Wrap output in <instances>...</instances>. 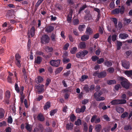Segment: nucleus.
<instances>
[{"label":"nucleus","instance_id":"de8ad7c7","mask_svg":"<svg viewBox=\"0 0 132 132\" xmlns=\"http://www.w3.org/2000/svg\"><path fill=\"white\" fill-rule=\"evenodd\" d=\"M57 111L56 109H55L51 111L50 112V114L51 116H52L54 115V114L56 113Z\"/></svg>","mask_w":132,"mask_h":132},{"label":"nucleus","instance_id":"aec40b11","mask_svg":"<svg viewBox=\"0 0 132 132\" xmlns=\"http://www.w3.org/2000/svg\"><path fill=\"white\" fill-rule=\"evenodd\" d=\"M22 71L23 73V75L24 77V79L25 80V82L26 83H27L28 82V80L27 78V75L25 70L23 68V69Z\"/></svg>","mask_w":132,"mask_h":132},{"label":"nucleus","instance_id":"4468645a","mask_svg":"<svg viewBox=\"0 0 132 132\" xmlns=\"http://www.w3.org/2000/svg\"><path fill=\"white\" fill-rule=\"evenodd\" d=\"M89 38V36L88 35H85L81 37V40L82 41H85L88 40Z\"/></svg>","mask_w":132,"mask_h":132},{"label":"nucleus","instance_id":"0eeeda50","mask_svg":"<svg viewBox=\"0 0 132 132\" xmlns=\"http://www.w3.org/2000/svg\"><path fill=\"white\" fill-rule=\"evenodd\" d=\"M98 93H96L94 95V98L97 101H103L105 100V98L103 97H100V96H97Z\"/></svg>","mask_w":132,"mask_h":132},{"label":"nucleus","instance_id":"79ce46f5","mask_svg":"<svg viewBox=\"0 0 132 132\" xmlns=\"http://www.w3.org/2000/svg\"><path fill=\"white\" fill-rule=\"evenodd\" d=\"M52 126L53 127H57V124L56 121H53L52 122Z\"/></svg>","mask_w":132,"mask_h":132},{"label":"nucleus","instance_id":"052dcab7","mask_svg":"<svg viewBox=\"0 0 132 132\" xmlns=\"http://www.w3.org/2000/svg\"><path fill=\"white\" fill-rule=\"evenodd\" d=\"M88 77L86 75H83L81 77V80L83 81L84 80L87 79Z\"/></svg>","mask_w":132,"mask_h":132},{"label":"nucleus","instance_id":"473e14b6","mask_svg":"<svg viewBox=\"0 0 132 132\" xmlns=\"http://www.w3.org/2000/svg\"><path fill=\"white\" fill-rule=\"evenodd\" d=\"M119 104H125L126 102V101L125 100H118Z\"/></svg>","mask_w":132,"mask_h":132},{"label":"nucleus","instance_id":"20e7f679","mask_svg":"<svg viewBox=\"0 0 132 132\" xmlns=\"http://www.w3.org/2000/svg\"><path fill=\"white\" fill-rule=\"evenodd\" d=\"M49 38L48 36L46 35H44L42 36L41 38V42L43 43H47L49 41Z\"/></svg>","mask_w":132,"mask_h":132},{"label":"nucleus","instance_id":"1a4fd4ad","mask_svg":"<svg viewBox=\"0 0 132 132\" xmlns=\"http://www.w3.org/2000/svg\"><path fill=\"white\" fill-rule=\"evenodd\" d=\"M102 128V126L100 124H97L95 126V129L96 132H100Z\"/></svg>","mask_w":132,"mask_h":132},{"label":"nucleus","instance_id":"5701e85b","mask_svg":"<svg viewBox=\"0 0 132 132\" xmlns=\"http://www.w3.org/2000/svg\"><path fill=\"white\" fill-rule=\"evenodd\" d=\"M5 97L7 99L9 98L10 96V92L8 90H6L5 93Z\"/></svg>","mask_w":132,"mask_h":132},{"label":"nucleus","instance_id":"f8f14e48","mask_svg":"<svg viewBox=\"0 0 132 132\" xmlns=\"http://www.w3.org/2000/svg\"><path fill=\"white\" fill-rule=\"evenodd\" d=\"M116 110L119 113H122L124 111L123 108L119 106H117L116 107Z\"/></svg>","mask_w":132,"mask_h":132},{"label":"nucleus","instance_id":"c03bdc74","mask_svg":"<svg viewBox=\"0 0 132 132\" xmlns=\"http://www.w3.org/2000/svg\"><path fill=\"white\" fill-rule=\"evenodd\" d=\"M114 71V69L112 67L109 68L108 70V71L110 73H113Z\"/></svg>","mask_w":132,"mask_h":132},{"label":"nucleus","instance_id":"9d476101","mask_svg":"<svg viewBox=\"0 0 132 132\" xmlns=\"http://www.w3.org/2000/svg\"><path fill=\"white\" fill-rule=\"evenodd\" d=\"M54 29L53 27L51 26H49L47 27L45 29V31L48 33H49L53 31Z\"/></svg>","mask_w":132,"mask_h":132},{"label":"nucleus","instance_id":"423d86ee","mask_svg":"<svg viewBox=\"0 0 132 132\" xmlns=\"http://www.w3.org/2000/svg\"><path fill=\"white\" fill-rule=\"evenodd\" d=\"M106 75V72L104 71L98 73L97 72H96L94 74V76H97L99 78H103L105 77Z\"/></svg>","mask_w":132,"mask_h":132},{"label":"nucleus","instance_id":"ea45409f","mask_svg":"<svg viewBox=\"0 0 132 132\" xmlns=\"http://www.w3.org/2000/svg\"><path fill=\"white\" fill-rule=\"evenodd\" d=\"M128 115V113L127 112H125L122 114L121 116V118H124L127 117Z\"/></svg>","mask_w":132,"mask_h":132},{"label":"nucleus","instance_id":"4c0bfd02","mask_svg":"<svg viewBox=\"0 0 132 132\" xmlns=\"http://www.w3.org/2000/svg\"><path fill=\"white\" fill-rule=\"evenodd\" d=\"M45 50L47 52H50L52 51L53 49L52 47L47 46Z\"/></svg>","mask_w":132,"mask_h":132},{"label":"nucleus","instance_id":"338daca9","mask_svg":"<svg viewBox=\"0 0 132 132\" xmlns=\"http://www.w3.org/2000/svg\"><path fill=\"white\" fill-rule=\"evenodd\" d=\"M6 42V38L5 37H3L1 40V42L3 43H4Z\"/></svg>","mask_w":132,"mask_h":132},{"label":"nucleus","instance_id":"c756f323","mask_svg":"<svg viewBox=\"0 0 132 132\" xmlns=\"http://www.w3.org/2000/svg\"><path fill=\"white\" fill-rule=\"evenodd\" d=\"M75 124L76 125L79 126L81 125V120L80 119H78L75 122Z\"/></svg>","mask_w":132,"mask_h":132},{"label":"nucleus","instance_id":"72a5a7b5","mask_svg":"<svg viewBox=\"0 0 132 132\" xmlns=\"http://www.w3.org/2000/svg\"><path fill=\"white\" fill-rule=\"evenodd\" d=\"M71 13H70L69 14V15L68 16L67 18V20L68 22H70L71 21Z\"/></svg>","mask_w":132,"mask_h":132},{"label":"nucleus","instance_id":"09e8293b","mask_svg":"<svg viewBox=\"0 0 132 132\" xmlns=\"http://www.w3.org/2000/svg\"><path fill=\"white\" fill-rule=\"evenodd\" d=\"M24 87H21V88L20 89L19 92L21 96L22 95H23V90Z\"/></svg>","mask_w":132,"mask_h":132},{"label":"nucleus","instance_id":"e433bc0d","mask_svg":"<svg viewBox=\"0 0 132 132\" xmlns=\"http://www.w3.org/2000/svg\"><path fill=\"white\" fill-rule=\"evenodd\" d=\"M3 111L4 110L3 109H0V119L4 117Z\"/></svg>","mask_w":132,"mask_h":132},{"label":"nucleus","instance_id":"a878e982","mask_svg":"<svg viewBox=\"0 0 132 132\" xmlns=\"http://www.w3.org/2000/svg\"><path fill=\"white\" fill-rule=\"evenodd\" d=\"M38 119L40 121H43L44 120V118L43 115L42 114H39L37 117Z\"/></svg>","mask_w":132,"mask_h":132},{"label":"nucleus","instance_id":"8fccbe9b","mask_svg":"<svg viewBox=\"0 0 132 132\" xmlns=\"http://www.w3.org/2000/svg\"><path fill=\"white\" fill-rule=\"evenodd\" d=\"M20 61V60L16 61L15 63L16 65L19 68L21 67Z\"/></svg>","mask_w":132,"mask_h":132},{"label":"nucleus","instance_id":"680f3d73","mask_svg":"<svg viewBox=\"0 0 132 132\" xmlns=\"http://www.w3.org/2000/svg\"><path fill=\"white\" fill-rule=\"evenodd\" d=\"M8 121L9 123H12V119L11 116H10L9 117L8 120Z\"/></svg>","mask_w":132,"mask_h":132},{"label":"nucleus","instance_id":"f704fd0d","mask_svg":"<svg viewBox=\"0 0 132 132\" xmlns=\"http://www.w3.org/2000/svg\"><path fill=\"white\" fill-rule=\"evenodd\" d=\"M105 64L108 67L111 66L112 65V63L107 61H105Z\"/></svg>","mask_w":132,"mask_h":132},{"label":"nucleus","instance_id":"39448f33","mask_svg":"<svg viewBox=\"0 0 132 132\" xmlns=\"http://www.w3.org/2000/svg\"><path fill=\"white\" fill-rule=\"evenodd\" d=\"M35 34V29L34 27H32L30 30H29L28 32V35L29 36H33Z\"/></svg>","mask_w":132,"mask_h":132},{"label":"nucleus","instance_id":"49530a36","mask_svg":"<svg viewBox=\"0 0 132 132\" xmlns=\"http://www.w3.org/2000/svg\"><path fill=\"white\" fill-rule=\"evenodd\" d=\"M103 117L106 121H110V119L107 115H105Z\"/></svg>","mask_w":132,"mask_h":132},{"label":"nucleus","instance_id":"2f4dec72","mask_svg":"<svg viewBox=\"0 0 132 132\" xmlns=\"http://www.w3.org/2000/svg\"><path fill=\"white\" fill-rule=\"evenodd\" d=\"M111 103L112 105L119 104L118 100H113L111 102Z\"/></svg>","mask_w":132,"mask_h":132},{"label":"nucleus","instance_id":"bf43d9fd","mask_svg":"<svg viewBox=\"0 0 132 132\" xmlns=\"http://www.w3.org/2000/svg\"><path fill=\"white\" fill-rule=\"evenodd\" d=\"M76 56L78 58H81L82 57L81 55V54L80 52H79L77 53L76 54Z\"/></svg>","mask_w":132,"mask_h":132},{"label":"nucleus","instance_id":"37998d69","mask_svg":"<svg viewBox=\"0 0 132 132\" xmlns=\"http://www.w3.org/2000/svg\"><path fill=\"white\" fill-rule=\"evenodd\" d=\"M16 59V61L20 60V59L21 58V56H20L19 54L18 53H16L15 55Z\"/></svg>","mask_w":132,"mask_h":132},{"label":"nucleus","instance_id":"774afa93","mask_svg":"<svg viewBox=\"0 0 132 132\" xmlns=\"http://www.w3.org/2000/svg\"><path fill=\"white\" fill-rule=\"evenodd\" d=\"M88 102V100L87 99H85L82 101V104H85L87 103Z\"/></svg>","mask_w":132,"mask_h":132},{"label":"nucleus","instance_id":"cd10ccee","mask_svg":"<svg viewBox=\"0 0 132 132\" xmlns=\"http://www.w3.org/2000/svg\"><path fill=\"white\" fill-rule=\"evenodd\" d=\"M107 83L109 85H111L116 84V81L114 80H108L107 81Z\"/></svg>","mask_w":132,"mask_h":132},{"label":"nucleus","instance_id":"c85d7f7f","mask_svg":"<svg viewBox=\"0 0 132 132\" xmlns=\"http://www.w3.org/2000/svg\"><path fill=\"white\" fill-rule=\"evenodd\" d=\"M124 129L126 130H131L132 129L131 127L129 125H126L124 127Z\"/></svg>","mask_w":132,"mask_h":132},{"label":"nucleus","instance_id":"0e129e2a","mask_svg":"<svg viewBox=\"0 0 132 132\" xmlns=\"http://www.w3.org/2000/svg\"><path fill=\"white\" fill-rule=\"evenodd\" d=\"M117 36L116 35H113L112 36V39L113 41H115L116 39Z\"/></svg>","mask_w":132,"mask_h":132},{"label":"nucleus","instance_id":"bb28decb","mask_svg":"<svg viewBox=\"0 0 132 132\" xmlns=\"http://www.w3.org/2000/svg\"><path fill=\"white\" fill-rule=\"evenodd\" d=\"M63 68L62 67H60L57 68L55 71V73L56 74H57L60 73L62 70Z\"/></svg>","mask_w":132,"mask_h":132},{"label":"nucleus","instance_id":"2eb2a0df","mask_svg":"<svg viewBox=\"0 0 132 132\" xmlns=\"http://www.w3.org/2000/svg\"><path fill=\"white\" fill-rule=\"evenodd\" d=\"M81 49H84L86 47V44L85 42H82L80 43L78 46Z\"/></svg>","mask_w":132,"mask_h":132},{"label":"nucleus","instance_id":"e2e57ef3","mask_svg":"<svg viewBox=\"0 0 132 132\" xmlns=\"http://www.w3.org/2000/svg\"><path fill=\"white\" fill-rule=\"evenodd\" d=\"M51 80L50 79H47L46 80V83L45 84L46 86H48L51 82Z\"/></svg>","mask_w":132,"mask_h":132},{"label":"nucleus","instance_id":"6e6552de","mask_svg":"<svg viewBox=\"0 0 132 132\" xmlns=\"http://www.w3.org/2000/svg\"><path fill=\"white\" fill-rule=\"evenodd\" d=\"M122 65L125 68L129 69V63L128 61H123L122 62Z\"/></svg>","mask_w":132,"mask_h":132},{"label":"nucleus","instance_id":"69168bd1","mask_svg":"<svg viewBox=\"0 0 132 132\" xmlns=\"http://www.w3.org/2000/svg\"><path fill=\"white\" fill-rule=\"evenodd\" d=\"M73 23L74 24H79V21L78 19H76L73 21Z\"/></svg>","mask_w":132,"mask_h":132},{"label":"nucleus","instance_id":"5fc2aeb1","mask_svg":"<svg viewBox=\"0 0 132 132\" xmlns=\"http://www.w3.org/2000/svg\"><path fill=\"white\" fill-rule=\"evenodd\" d=\"M97 118V116L96 115H95L93 116L91 120V121L92 122H93L95 121L96 118Z\"/></svg>","mask_w":132,"mask_h":132},{"label":"nucleus","instance_id":"3c124183","mask_svg":"<svg viewBox=\"0 0 132 132\" xmlns=\"http://www.w3.org/2000/svg\"><path fill=\"white\" fill-rule=\"evenodd\" d=\"M6 122L5 121L0 122V127L3 126H6Z\"/></svg>","mask_w":132,"mask_h":132},{"label":"nucleus","instance_id":"412c9836","mask_svg":"<svg viewBox=\"0 0 132 132\" xmlns=\"http://www.w3.org/2000/svg\"><path fill=\"white\" fill-rule=\"evenodd\" d=\"M85 28V26L84 24L80 25L79 26L78 29L80 31H82L84 30Z\"/></svg>","mask_w":132,"mask_h":132},{"label":"nucleus","instance_id":"4d7b16f0","mask_svg":"<svg viewBox=\"0 0 132 132\" xmlns=\"http://www.w3.org/2000/svg\"><path fill=\"white\" fill-rule=\"evenodd\" d=\"M124 7L122 6L120 9V12L121 14H122L123 13L124 11Z\"/></svg>","mask_w":132,"mask_h":132},{"label":"nucleus","instance_id":"a18cd8bd","mask_svg":"<svg viewBox=\"0 0 132 132\" xmlns=\"http://www.w3.org/2000/svg\"><path fill=\"white\" fill-rule=\"evenodd\" d=\"M104 61V60L103 58H101L98 60L97 62L98 63L100 64L103 63Z\"/></svg>","mask_w":132,"mask_h":132},{"label":"nucleus","instance_id":"4be33fe9","mask_svg":"<svg viewBox=\"0 0 132 132\" xmlns=\"http://www.w3.org/2000/svg\"><path fill=\"white\" fill-rule=\"evenodd\" d=\"M125 73L128 76L130 77L132 76V70L126 71L125 72Z\"/></svg>","mask_w":132,"mask_h":132},{"label":"nucleus","instance_id":"f3484780","mask_svg":"<svg viewBox=\"0 0 132 132\" xmlns=\"http://www.w3.org/2000/svg\"><path fill=\"white\" fill-rule=\"evenodd\" d=\"M42 58L40 57L37 56L35 59V62L37 64H39L42 61Z\"/></svg>","mask_w":132,"mask_h":132},{"label":"nucleus","instance_id":"c9c22d12","mask_svg":"<svg viewBox=\"0 0 132 132\" xmlns=\"http://www.w3.org/2000/svg\"><path fill=\"white\" fill-rule=\"evenodd\" d=\"M51 38L53 42H55L56 41V37L55 35L52 34L51 37Z\"/></svg>","mask_w":132,"mask_h":132},{"label":"nucleus","instance_id":"603ef678","mask_svg":"<svg viewBox=\"0 0 132 132\" xmlns=\"http://www.w3.org/2000/svg\"><path fill=\"white\" fill-rule=\"evenodd\" d=\"M92 58L93 61H95L97 60L98 59V58L97 56H92Z\"/></svg>","mask_w":132,"mask_h":132},{"label":"nucleus","instance_id":"a211bd4d","mask_svg":"<svg viewBox=\"0 0 132 132\" xmlns=\"http://www.w3.org/2000/svg\"><path fill=\"white\" fill-rule=\"evenodd\" d=\"M35 80L36 83H40L43 81V79L42 77L38 76L35 79Z\"/></svg>","mask_w":132,"mask_h":132},{"label":"nucleus","instance_id":"b1692460","mask_svg":"<svg viewBox=\"0 0 132 132\" xmlns=\"http://www.w3.org/2000/svg\"><path fill=\"white\" fill-rule=\"evenodd\" d=\"M32 126L29 124H27L26 127V129L29 131H30L32 128Z\"/></svg>","mask_w":132,"mask_h":132},{"label":"nucleus","instance_id":"6e6d98bb","mask_svg":"<svg viewBox=\"0 0 132 132\" xmlns=\"http://www.w3.org/2000/svg\"><path fill=\"white\" fill-rule=\"evenodd\" d=\"M117 124L116 123H115L113 127L111 129V130L112 131H113L117 128Z\"/></svg>","mask_w":132,"mask_h":132},{"label":"nucleus","instance_id":"7c9ffc66","mask_svg":"<svg viewBox=\"0 0 132 132\" xmlns=\"http://www.w3.org/2000/svg\"><path fill=\"white\" fill-rule=\"evenodd\" d=\"M120 12L119 9H115L112 11V13L113 14H117Z\"/></svg>","mask_w":132,"mask_h":132},{"label":"nucleus","instance_id":"7ed1b4c3","mask_svg":"<svg viewBox=\"0 0 132 132\" xmlns=\"http://www.w3.org/2000/svg\"><path fill=\"white\" fill-rule=\"evenodd\" d=\"M50 64L53 66L57 67L59 66L60 63V60H52L50 62Z\"/></svg>","mask_w":132,"mask_h":132},{"label":"nucleus","instance_id":"58836bf2","mask_svg":"<svg viewBox=\"0 0 132 132\" xmlns=\"http://www.w3.org/2000/svg\"><path fill=\"white\" fill-rule=\"evenodd\" d=\"M117 49L118 50H119L120 48V46H122V43L121 42L117 41Z\"/></svg>","mask_w":132,"mask_h":132},{"label":"nucleus","instance_id":"393cba45","mask_svg":"<svg viewBox=\"0 0 132 132\" xmlns=\"http://www.w3.org/2000/svg\"><path fill=\"white\" fill-rule=\"evenodd\" d=\"M77 48L76 47H73L71 48L70 50V52L72 54H74L76 52Z\"/></svg>","mask_w":132,"mask_h":132},{"label":"nucleus","instance_id":"13d9d810","mask_svg":"<svg viewBox=\"0 0 132 132\" xmlns=\"http://www.w3.org/2000/svg\"><path fill=\"white\" fill-rule=\"evenodd\" d=\"M86 7V5H83L82 7H81L79 10V13H80V12L84 10Z\"/></svg>","mask_w":132,"mask_h":132},{"label":"nucleus","instance_id":"9b49d317","mask_svg":"<svg viewBox=\"0 0 132 132\" xmlns=\"http://www.w3.org/2000/svg\"><path fill=\"white\" fill-rule=\"evenodd\" d=\"M85 33L88 35H90L93 33V31L92 29L91 28L89 27H88L86 28Z\"/></svg>","mask_w":132,"mask_h":132},{"label":"nucleus","instance_id":"f257e3e1","mask_svg":"<svg viewBox=\"0 0 132 132\" xmlns=\"http://www.w3.org/2000/svg\"><path fill=\"white\" fill-rule=\"evenodd\" d=\"M119 78L120 80L122 81L121 82V84L122 86L126 88H128L129 86V83L127 80L123 77H120Z\"/></svg>","mask_w":132,"mask_h":132},{"label":"nucleus","instance_id":"864d4df0","mask_svg":"<svg viewBox=\"0 0 132 132\" xmlns=\"http://www.w3.org/2000/svg\"><path fill=\"white\" fill-rule=\"evenodd\" d=\"M69 44L68 43H67L63 47V49L66 50L68 49V47L69 46Z\"/></svg>","mask_w":132,"mask_h":132},{"label":"nucleus","instance_id":"a19ab883","mask_svg":"<svg viewBox=\"0 0 132 132\" xmlns=\"http://www.w3.org/2000/svg\"><path fill=\"white\" fill-rule=\"evenodd\" d=\"M76 119L75 116L73 114H72L70 116V120L72 121H74Z\"/></svg>","mask_w":132,"mask_h":132},{"label":"nucleus","instance_id":"6ab92c4d","mask_svg":"<svg viewBox=\"0 0 132 132\" xmlns=\"http://www.w3.org/2000/svg\"><path fill=\"white\" fill-rule=\"evenodd\" d=\"M128 37V35L125 34H120L119 36V37L121 39H125Z\"/></svg>","mask_w":132,"mask_h":132},{"label":"nucleus","instance_id":"dca6fc26","mask_svg":"<svg viewBox=\"0 0 132 132\" xmlns=\"http://www.w3.org/2000/svg\"><path fill=\"white\" fill-rule=\"evenodd\" d=\"M51 106L50 103L49 102H47L44 106V109L45 110H47Z\"/></svg>","mask_w":132,"mask_h":132},{"label":"nucleus","instance_id":"f03ea898","mask_svg":"<svg viewBox=\"0 0 132 132\" xmlns=\"http://www.w3.org/2000/svg\"><path fill=\"white\" fill-rule=\"evenodd\" d=\"M44 85H39L35 86L36 88L37 89V91L39 93L43 92L44 91Z\"/></svg>","mask_w":132,"mask_h":132},{"label":"nucleus","instance_id":"ddd939ff","mask_svg":"<svg viewBox=\"0 0 132 132\" xmlns=\"http://www.w3.org/2000/svg\"><path fill=\"white\" fill-rule=\"evenodd\" d=\"M73 126V125L71 123H70L67 124L66 126V128L68 130H72Z\"/></svg>","mask_w":132,"mask_h":132}]
</instances>
